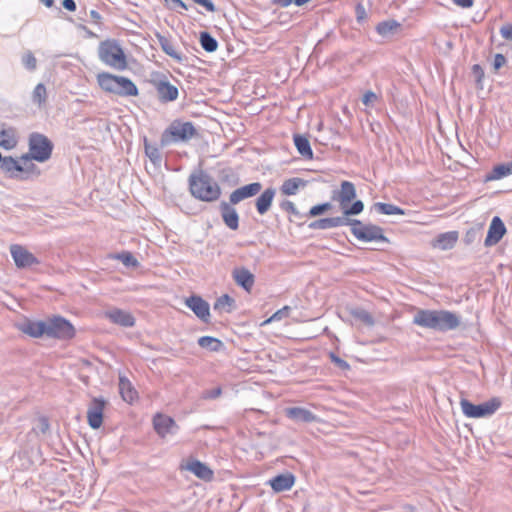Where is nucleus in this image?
I'll use <instances>...</instances> for the list:
<instances>
[{
    "instance_id": "19",
    "label": "nucleus",
    "mask_w": 512,
    "mask_h": 512,
    "mask_svg": "<svg viewBox=\"0 0 512 512\" xmlns=\"http://www.w3.org/2000/svg\"><path fill=\"white\" fill-rule=\"evenodd\" d=\"M105 317L112 323L122 327H133L135 325L134 316L125 310L113 308L105 312Z\"/></svg>"
},
{
    "instance_id": "28",
    "label": "nucleus",
    "mask_w": 512,
    "mask_h": 512,
    "mask_svg": "<svg viewBox=\"0 0 512 512\" xmlns=\"http://www.w3.org/2000/svg\"><path fill=\"white\" fill-rule=\"evenodd\" d=\"M119 392L122 399L128 403H132L137 398L136 390L125 376L119 377Z\"/></svg>"
},
{
    "instance_id": "52",
    "label": "nucleus",
    "mask_w": 512,
    "mask_h": 512,
    "mask_svg": "<svg viewBox=\"0 0 512 512\" xmlns=\"http://www.w3.org/2000/svg\"><path fill=\"white\" fill-rule=\"evenodd\" d=\"M506 62H507L506 57L501 53H497L494 56V61L492 64L494 70L498 71L500 68H502L506 64Z\"/></svg>"
},
{
    "instance_id": "59",
    "label": "nucleus",
    "mask_w": 512,
    "mask_h": 512,
    "mask_svg": "<svg viewBox=\"0 0 512 512\" xmlns=\"http://www.w3.org/2000/svg\"><path fill=\"white\" fill-rule=\"evenodd\" d=\"M62 6L64 9H66L70 12H74L77 8L76 2L74 0H63Z\"/></svg>"
},
{
    "instance_id": "32",
    "label": "nucleus",
    "mask_w": 512,
    "mask_h": 512,
    "mask_svg": "<svg viewBox=\"0 0 512 512\" xmlns=\"http://www.w3.org/2000/svg\"><path fill=\"white\" fill-rule=\"evenodd\" d=\"M213 309L219 312L225 311L230 313L235 309V300L228 294H223L217 298L213 305Z\"/></svg>"
},
{
    "instance_id": "45",
    "label": "nucleus",
    "mask_w": 512,
    "mask_h": 512,
    "mask_svg": "<svg viewBox=\"0 0 512 512\" xmlns=\"http://www.w3.org/2000/svg\"><path fill=\"white\" fill-rule=\"evenodd\" d=\"M353 315L355 318L359 319L366 325L371 326L374 324L373 317L371 316V314L368 311H366L364 309H358V310L354 311Z\"/></svg>"
},
{
    "instance_id": "26",
    "label": "nucleus",
    "mask_w": 512,
    "mask_h": 512,
    "mask_svg": "<svg viewBox=\"0 0 512 512\" xmlns=\"http://www.w3.org/2000/svg\"><path fill=\"white\" fill-rule=\"evenodd\" d=\"M458 236L457 231L441 233L433 240V246L441 250L452 249L458 241Z\"/></svg>"
},
{
    "instance_id": "60",
    "label": "nucleus",
    "mask_w": 512,
    "mask_h": 512,
    "mask_svg": "<svg viewBox=\"0 0 512 512\" xmlns=\"http://www.w3.org/2000/svg\"><path fill=\"white\" fill-rule=\"evenodd\" d=\"M454 4L462 8H470L474 4V0H452Z\"/></svg>"
},
{
    "instance_id": "31",
    "label": "nucleus",
    "mask_w": 512,
    "mask_h": 512,
    "mask_svg": "<svg viewBox=\"0 0 512 512\" xmlns=\"http://www.w3.org/2000/svg\"><path fill=\"white\" fill-rule=\"evenodd\" d=\"M512 174V161L494 166L487 180H498Z\"/></svg>"
},
{
    "instance_id": "50",
    "label": "nucleus",
    "mask_w": 512,
    "mask_h": 512,
    "mask_svg": "<svg viewBox=\"0 0 512 512\" xmlns=\"http://www.w3.org/2000/svg\"><path fill=\"white\" fill-rule=\"evenodd\" d=\"M330 359L341 370L350 369V365L348 364V362L337 356L335 353H330Z\"/></svg>"
},
{
    "instance_id": "42",
    "label": "nucleus",
    "mask_w": 512,
    "mask_h": 512,
    "mask_svg": "<svg viewBox=\"0 0 512 512\" xmlns=\"http://www.w3.org/2000/svg\"><path fill=\"white\" fill-rule=\"evenodd\" d=\"M332 208V204L330 202H325L321 204H317L310 208L307 217H317L323 215L327 211Z\"/></svg>"
},
{
    "instance_id": "40",
    "label": "nucleus",
    "mask_w": 512,
    "mask_h": 512,
    "mask_svg": "<svg viewBox=\"0 0 512 512\" xmlns=\"http://www.w3.org/2000/svg\"><path fill=\"white\" fill-rule=\"evenodd\" d=\"M363 210L364 203L361 200H353L349 205L341 209V211L348 217L359 215Z\"/></svg>"
},
{
    "instance_id": "22",
    "label": "nucleus",
    "mask_w": 512,
    "mask_h": 512,
    "mask_svg": "<svg viewBox=\"0 0 512 512\" xmlns=\"http://www.w3.org/2000/svg\"><path fill=\"white\" fill-rule=\"evenodd\" d=\"M35 168L34 164H30L27 168H24L18 161H16L12 156H5L0 160V170L3 173L9 174L10 177H13L14 172H30L31 169Z\"/></svg>"
},
{
    "instance_id": "27",
    "label": "nucleus",
    "mask_w": 512,
    "mask_h": 512,
    "mask_svg": "<svg viewBox=\"0 0 512 512\" xmlns=\"http://www.w3.org/2000/svg\"><path fill=\"white\" fill-rule=\"evenodd\" d=\"M295 482V477L291 473L279 474L272 478L269 483L275 492L289 490Z\"/></svg>"
},
{
    "instance_id": "21",
    "label": "nucleus",
    "mask_w": 512,
    "mask_h": 512,
    "mask_svg": "<svg viewBox=\"0 0 512 512\" xmlns=\"http://www.w3.org/2000/svg\"><path fill=\"white\" fill-rule=\"evenodd\" d=\"M232 277L235 283L245 291L250 292L255 283L254 275L245 267L235 268L232 271Z\"/></svg>"
},
{
    "instance_id": "7",
    "label": "nucleus",
    "mask_w": 512,
    "mask_h": 512,
    "mask_svg": "<svg viewBox=\"0 0 512 512\" xmlns=\"http://www.w3.org/2000/svg\"><path fill=\"white\" fill-rule=\"evenodd\" d=\"M98 55L100 60L110 67L118 70H123L127 67L125 54L115 40L102 41L99 44Z\"/></svg>"
},
{
    "instance_id": "4",
    "label": "nucleus",
    "mask_w": 512,
    "mask_h": 512,
    "mask_svg": "<svg viewBox=\"0 0 512 512\" xmlns=\"http://www.w3.org/2000/svg\"><path fill=\"white\" fill-rule=\"evenodd\" d=\"M97 82L104 91L119 96H137L139 94L134 82L124 76L102 72L97 75Z\"/></svg>"
},
{
    "instance_id": "6",
    "label": "nucleus",
    "mask_w": 512,
    "mask_h": 512,
    "mask_svg": "<svg viewBox=\"0 0 512 512\" xmlns=\"http://www.w3.org/2000/svg\"><path fill=\"white\" fill-rule=\"evenodd\" d=\"M53 151L52 141L44 134L33 132L29 136V153L21 157L26 163L31 159L45 162L50 159Z\"/></svg>"
},
{
    "instance_id": "36",
    "label": "nucleus",
    "mask_w": 512,
    "mask_h": 512,
    "mask_svg": "<svg viewBox=\"0 0 512 512\" xmlns=\"http://www.w3.org/2000/svg\"><path fill=\"white\" fill-rule=\"evenodd\" d=\"M198 345L209 351H219L223 347V343L221 340L211 337V336H202L198 339Z\"/></svg>"
},
{
    "instance_id": "1",
    "label": "nucleus",
    "mask_w": 512,
    "mask_h": 512,
    "mask_svg": "<svg viewBox=\"0 0 512 512\" xmlns=\"http://www.w3.org/2000/svg\"><path fill=\"white\" fill-rule=\"evenodd\" d=\"M17 328L32 338L46 336L59 340H70L76 334L72 323L60 315L47 317L45 320L25 319L22 323L17 324Z\"/></svg>"
},
{
    "instance_id": "15",
    "label": "nucleus",
    "mask_w": 512,
    "mask_h": 512,
    "mask_svg": "<svg viewBox=\"0 0 512 512\" xmlns=\"http://www.w3.org/2000/svg\"><path fill=\"white\" fill-rule=\"evenodd\" d=\"M506 227L500 217L495 216L491 220L488 233L484 242L486 247L496 245L506 234Z\"/></svg>"
},
{
    "instance_id": "64",
    "label": "nucleus",
    "mask_w": 512,
    "mask_h": 512,
    "mask_svg": "<svg viewBox=\"0 0 512 512\" xmlns=\"http://www.w3.org/2000/svg\"><path fill=\"white\" fill-rule=\"evenodd\" d=\"M274 3L281 7H288L291 3H294V0H274Z\"/></svg>"
},
{
    "instance_id": "20",
    "label": "nucleus",
    "mask_w": 512,
    "mask_h": 512,
    "mask_svg": "<svg viewBox=\"0 0 512 512\" xmlns=\"http://www.w3.org/2000/svg\"><path fill=\"white\" fill-rule=\"evenodd\" d=\"M220 213L224 224L229 229L237 230L239 228V215L230 202H221Z\"/></svg>"
},
{
    "instance_id": "10",
    "label": "nucleus",
    "mask_w": 512,
    "mask_h": 512,
    "mask_svg": "<svg viewBox=\"0 0 512 512\" xmlns=\"http://www.w3.org/2000/svg\"><path fill=\"white\" fill-rule=\"evenodd\" d=\"M107 401L103 397H93L87 409V422L92 429H98L103 423V413Z\"/></svg>"
},
{
    "instance_id": "33",
    "label": "nucleus",
    "mask_w": 512,
    "mask_h": 512,
    "mask_svg": "<svg viewBox=\"0 0 512 512\" xmlns=\"http://www.w3.org/2000/svg\"><path fill=\"white\" fill-rule=\"evenodd\" d=\"M199 42L201 47L208 53L215 52L218 48L217 40L207 31L200 32Z\"/></svg>"
},
{
    "instance_id": "39",
    "label": "nucleus",
    "mask_w": 512,
    "mask_h": 512,
    "mask_svg": "<svg viewBox=\"0 0 512 512\" xmlns=\"http://www.w3.org/2000/svg\"><path fill=\"white\" fill-rule=\"evenodd\" d=\"M113 258L121 261L122 264L126 267L137 268L140 265L139 261L134 257V255L128 251L117 253L113 256Z\"/></svg>"
},
{
    "instance_id": "62",
    "label": "nucleus",
    "mask_w": 512,
    "mask_h": 512,
    "mask_svg": "<svg viewBox=\"0 0 512 512\" xmlns=\"http://www.w3.org/2000/svg\"><path fill=\"white\" fill-rule=\"evenodd\" d=\"M356 14H357V19L358 20H361V19L364 18V16H365V9H364V7L361 4H358L356 6Z\"/></svg>"
},
{
    "instance_id": "24",
    "label": "nucleus",
    "mask_w": 512,
    "mask_h": 512,
    "mask_svg": "<svg viewBox=\"0 0 512 512\" xmlns=\"http://www.w3.org/2000/svg\"><path fill=\"white\" fill-rule=\"evenodd\" d=\"M276 195V189L269 187L265 189L256 199V210L259 215H265L271 208L273 199Z\"/></svg>"
},
{
    "instance_id": "53",
    "label": "nucleus",
    "mask_w": 512,
    "mask_h": 512,
    "mask_svg": "<svg viewBox=\"0 0 512 512\" xmlns=\"http://www.w3.org/2000/svg\"><path fill=\"white\" fill-rule=\"evenodd\" d=\"M472 74L474 75L477 84H480L482 79L484 78V70L479 64H475L472 66Z\"/></svg>"
},
{
    "instance_id": "29",
    "label": "nucleus",
    "mask_w": 512,
    "mask_h": 512,
    "mask_svg": "<svg viewBox=\"0 0 512 512\" xmlns=\"http://www.w3.org/2000/svg\"><path fill=\"white\" fill-rule=\"evenodd\" d=\"M294 144L297 148L298 153L303 158L308 160L313 159V151L307 137L300 134L294 135Z\"/></svg>"
},
{
    "instance_id": "47",
    "label": "nucleus",
    "mask_w": 512,
    "mask_h": 512,
    "mask_svg": "<svg viewBox=\"0 0 512 512\" xmlns=\"http://www.w3.org/2000/svg\"><path fill=\"white\" fill-rule=\"evenodd\" d=\"M291 308L289 306H284L283 308L277 310L269 319H267L265 323L280 321L289 316Z\"/></svg>"
},
{
    "instance_id": "18",
    "label": "nucleus",
    "mask_w": 512,
    "mask_h": 512,
    "mask_svg": "<svg viewBox=\"0 0 512 512\" xmlns=\"http://www.w3.org/2000/svg\"><path fill=\"white\" fill-rule=\"evenodd\" d=\"M153 426L157 434L162 438L167 434L175 433V430L178 428L173 418L163 414H157L154 416Z\"/></svg>"
},
{
    "instance_id": "56",
    "label": "nucleus",
    "mask_w": 512,
    "mask_h": 512,
    "mask_svg": "<svg viewBox=\"0 0 512 512\" xmlns=\"http://www.w3.org/2000/svg\"><path fill=\"white\" fill-rule=\"evenodd\" d=\"M195 3L203 6L209 12H215L216 7L211 0H193Z\"/></svg>"
},
{
    "instance_id": "54",
    "label": "nucleus",
    "mask_w": 512,
    "mask_h": 512,
    "mask_svg": "<svg viewBox=\"0 0 512 512\" xmlns=\"http://www.w3.org/2000/svg\"><path fill=\"white\" fill-rule=\"evenodd\" d=\"M169 9L176 10L177 8H182L187 10V5L182 0H165Z\"/></svg>"
},
{
    "instance_id": "51",
    "label": "nucleus",
    "mask_w": 512,
    "mask_h": 512,
    "mask_svg": "<svg viewBox=\"0 0 512 512\" xmlns=\"http://www.w3.org/2000/svg\"><path fill=\"white\" fill-rule=\"evenodd\" d=\"M221 393H222L221 387H216V388H213L210 390H205L202 393V398L203 399H215V398L219 397L221 395Z\"/></svg>"
},
{
    "instance_id": "44",
    "label": "nucleus",
    "mask_w": 512,
    "mask_h": 512,
    "mask_svg": "<svg viewBox=\"0 0 512 512\" xmlns=\"http://www.w3.org/2000/svg\"><path fill=\"white\" fill-rule=\"evenodd\" d=\"M218 178L223 183H231L235 181L236 174L231 167H226L219 171Z\"/></svg>"
},
{
    "instance_id": "8",
    "label": "nucleus",
    "mask_w": 512,
    "mask_h": 512,
    "mask_svg": "<svg viewBox=\"0 0 512 512\" xmlns=\"http://www.w3.org/2000/svg\"><path fill=\"white\" fill-rule=\"evenodd\" d=\"M460 406L463 414L468 418H484L493 415L501 406V400L497 397L481 403L473 404L469 400L462 398Z\"/></svg>"
},
{
    "instance_id": "17",
    "label": "nucleus",
    "mask_w": 512,
    "mask_h": 512,
    "mask_svg": "<svg viewBox=\"0 0 512 512\" xmlns=\"http://www.w3.org/2000/svg\"><path fill=\"white\" fill-rule=\"evenodd\" d=\"M284 412L287 418L296 423H313L319 420L317 415L304 407H288Z\"/></svg>"
},
{
    "instance_id": "46",
    "label": "nucleus",
    "mask_w": 512,
    "mask_h": 512,
    "mask_svg": "<svg viewBox=\"0 0 512 512\" xmlns=\"http://www.w3.org/2000/svg\"><path fill=\"white\" fill-rule=\"evenodd\" d=\"M22 63L29 71H34L37 67V60L30 51L22 56Z\"/></svg>"
},
{
    "instance_id": "35",
    "label": "nucleus",
    "mask_w": 512,
    "mask_h": 512,
    "mask_svg": "<svg viewBox=\"0 0 512 512\" xmlns=\"http://www.w3.org/2000/svg\"><path fill=\"white\" fill-rule=\"evenodd\" d=\"M400 23L396 20L382 21L377 24L376 31L381 36H387L395 33L400 28Z\"/></svg>"
},
{
    "instance_id": "49",
    "label": "nucleus",
    "mask_w": 512,
    "mask_h": 512,
    "mask_svg": "<svg viewBox=\"0 0 512 512\" xmlns=\"http://www.w3.org/2000/svg\"><path fill=\"white\" fill-rule=\"evenodd\" d=\"M480 230L481 228H476V227H473V228H470L469 230H467V232L465 233V236H464V242L469 245L471 243H473L479 236L480 234Z\"/></svg>"
},
{
    "instance_id": "2",
    "label": "nucleus",
    "mask_w": 512,
    "mask_h": 512,
    "mask_svg": "<svg viewBox=\"0 0 512 512\" xmlns=\"http://www.w3.org/2000/svg\"><path fill=\"white\" fill-rule=\"evenodd\" d=\"M413 323L423 328L447 332L457 329L461 320L456 313L448 310L420 309L414 315Z\"/></svg>"
},
{
    "instance_id": "43",
    "label": "nucleus",
    "mask_w": 512,
    "mask_h": 512,
    "mask_svg": "<svg viewBox=\"0 0 512 512\" xmlns=\"http://www.w3.org/2000/svg\"><path fill=\"white\" fill-rule=\"evenodd\" d=\"M308 227L312 230H326L331 229L332 225L330 218L328 217L314 220L311 223H309Z\"/></svg>"
},
{
    "instance_id": "16",
    "label": "nucleus",
    "mask_w": 512,
    "mask_h": 512,
    "mask_svg": "<svg viewBox=\"0 0 512 512\" xmlns=\"http://www.w3.org/2000/svg\"><path fill=\"white\" fill-rule=\"evenodd\" d=\"M261 189L262 184L260 182L247 184L234 190L229 196V201L232 205H236L244 199L257 195Z\"/></svg>"
},
{
    "instance_id": "12",
    "label": "nucleus",
    "mask_w": 512,
    "mask_h": 512,
    "mask_svg": "<svg viewBox=\"0 0 512 512\" xmlns=\"http://www.w3.org/2000/svg\"><path fill=\"white\" fill-rule=\"evenodd\" d=\"M356 195L354 183L345 180L341 182L340 189L332 191L331 199L338 202L340 209H342L355 200Z\"/></svg>"
},
{
    "instance_id": "11",
    "label": "nucleus",
    "mask_w": 512,
    "mask_h": 512,
    "mask_svg": "<svg viewBox=\"0 0 512 512\" xmlns=\"http://www.w3.org/2000/svg\"><path fill=\"white\" fill-rule=\"evenodd\" d=\"M152 84L156 89L158 100L162 103L172 102L178 98V88L172 85L166 76L161 79L152 80Z\"/></svg>"
},
{
    "instance_id": "37",
    "label": "nucleus",
    "mask_w": 512,
    "mask_h": 512,
    "mask_svg": "<svg viewBox=\"0 0 512 512\" xmlns=\"http://www.w3.org/2000/svg\"><path fill=\"white\" fill-rule=\"evenodd\" d=\"M332 228L341 226H350L351 228L355 225H361V221L358 219L350 218L342 212L341 216L329 217Z\"/></svg>"
},
{
    "instance_id": "13",
    "label": "nucleus",
    "mask_w": 512,
    "mask_h": 512,
    "mask_svg": "<svg viewBox=\"0 0 512 512\" xmlns=\"http://www.w3.org/2000/svg\"><path fill=\"white\" fill-rule=\"evenodd\" d=\"M10 253L18 268H28L39 264V260L26 248L19 244L10 246Z\"/></svg>"
},
{
    "instance_id": "48",
    "label": "nucleus",
    "mask_w": 512,
    "mask_h": 512,
    "mask_svg": "<svg viewBox=\"0 0 512 512\" xmlns=\"http://www.w3.org/2000/svg\"><path fill=\"white\" fill-rule=\"evenodd\" d=\"M282 210L294 215L297 218H302L303 215L298 211L295 204L290 200H284L280 203Z\"/></svg>"
},
{
    "instance_id": "9",
    "label": "nucleus",
    "mask_w": 512,
    "mask_h": 512,
    "mask_svg": "<svg viewBox=\"0 0 512 512\" xmlns=\"http://www.w3.org/2000/svg\"><path fill=\"white\" fill-rule=\"evenodd\" d=\"M351 233L356 239L363 242H389L384 235L383 228L372 223L364 224L361 221V225H355L351 228Z\"/></svg>"
},
{
    "instance_id": "55",
    "label": "nucleus",
    "mask_w": 512,
    "mask_h": 512,
    "mask_svg": "<svg viewBox=\"0 0 512 512\" xmlns=\"http://www.w3.org/2000/svg\"><path fill=\"white\" fill-rule=\"evenodd\" d=\"M376 100H377V95L372 91H367L362 97V102L366 106L371 105Z\"/></svg>"
},
{
    "instance_id": "41",
    "label": "nucleus",
    "mask_w": 512,
    "mask_h": 512,
    "mask_svg": "<svg viewBox=\"0 0 512 512\" xmlns=\"http://www.w3.org/2000/svg\"><path fill=\"white\" fill-rule=\"evenodd\" d=\"M47 97L46 87L44 84L39 83L36 85V87L33 90L32 99L34 103H38L39 105H42L45 103Z\"/></svg>"
},
{
    "instance_id": "61",
    "label": "nucleus",
    "mask_w": 512,
    "mask_h": 512,
    "mask_svg": "<svg viewBox=\"0 0 512 512\" xmlns=\"http://www.w3.org/2000/svg\"><path fill=\"white\" fill-rule=\"evenodd\" d=\"M6 134L7 133H6V131L4 129L0 130V138H3L4 136H6ZM0 146L4 147L6 149H9V148L12 147L10 142L7 141V140H4V139L0 140Z\"/></svg>"
},
{
    "instance_id": "38",
    "label": "nucleus",
    "mask_w": 512,
    "mask_h": 512,
    "mask_svg": "<svg viewBox=\"0 0 512 512\" xmlns=\"http://www.w3.org/2000/svg\"><path fill=\"white\" fill-rule=\"evenodd\" d=\"M373 208L377 212H379L381 214H385V215H394V214L404 215L405 214L403 209H401L400 207H398L396 205L389 204V203L377 202L373 205Z\"/></svg>"
},
{
    "instance_id": "5",
    "label": "nucleus",
    "mask_w": 512,
    "mask_h": 512,
    "mask_svg": "<svg viewBox=\"0 0 512 512\" xmlns=\"http://www.w3.org/2000/svg\"><path fill=\"white\" fill-rule=\"evenodd\" d=\"M199 133L192 122L174 120L166 128L160 138L161 147H166L172 143L189 142L192 138L198 137Z\"/></svg>"
},
{
    "instance_id": "25",
    "label": "nucleus",
    "mask_w": 512,
    "mask_h": 512,
    "mask_svg": "<svg viewBox=\"0 0 512 512\" xmlns=\"http://www.w3.org/2000/svg\"><path fill=\"white\" fill-rule=\"evenodd\" d=\"M158 43L165 54L173 58L178 63H183L186 60V57L181 53L177 52L174 48L172 41L161 33L157 32L155 34Z\"/></svg>"
},
{
    "instance_id": "63",
    "label": "nucleus",
    "mask_w": 512,
    "mask_h": 512,
    "mask_svg": "<svg viewBox=\"0 0 512 512\" xmlns=\"http://www.w3.org/2000/svg\"><path fill=\"white\" fill-rule=\"evenodd\" d=\"M90 17L95 23H98L101 20V15L96 10L90 11Z\"/></svg>"
},
{
    "instance_id": "34",
    "label": "nucleus",
    "mask_w": 512,
    "mask_h": 512,
    "mask_svg": "<svg viewBox=\"0 0 512 512\" xmlns=\"http://www.w3.org/2000/svg\"><path fill=\"white\" fill-rule=\"evenodd\" d=\"M144 150L146 156L155 166H160L162 162V155L159 148L156 145H152L148 142L147 138H144Z\"/></svg>"
},
{
    "instance_id": "14",
    "label": "nucleus",
    "mask_w": 512,
    "mask_h": 512,
    "mask_svg": "<svg viewBox=\"0 0 512 512\" xmlns=\"http://www.w3.org/2000/svg\"><path fill=\"white\" fill-rule=\"evenodd\" d=\"M185 304L203 322H208L210 307L207 301L198 295H192L185 300Z\"/></svg>"
},
{
    "instance_id": "58",
    "label": "nucleus",
    "mask_w": 512,
    "mask_h": 512,
    "mask_svg": "<svg viewBox=\"0 0 512 512\" xmlns=\"http://www.w3.org/2000/svg\"><path fill=\"white\" fill-rule=\"evenodd\" d=\"M49 421L46 417H41L39 419V430L41 433L45 434L49 430Z\"/></svg>"
},
{
    "instance_id": "57",
    "label": "nucleus",
    "mask_w": 512,
    "mask_h": 512,
    "mask_svg": "<svg viewBox=\"0 0 512 512\" xmlns=\"http://www.w3.org/2000/svg\"><path fill=\"white\" fill-rule=\"evenodd\" d=\"M500 34L503 38L512 41V25H504L500 28Z\"/></svg>"
},
{
    "instance_id": "23",
    "label": "nucleus",
    "mask_w": 512,
    "mask_h": 512,
    "mask_svg": "<svg viewBox=\"0 0 512 512\" xmlns=\"http://www.w3.org/2000/svg\"><path fill=\"white\" fill-rule=\"evenodd\" d=\"M185 469L204 481H210L213 478V471L199 460L188 461Z\"/></svg>"
},
{
    "instance_id": "30",
    "label": "nucleus",
    "mask_w": 512,
    "mask_h": 512,
    "mask_svg": "<svg viewBox=\"0 0 512 512\" xmlns=\"http://www.w3.org/2000/svg\"><path fill=\"white\" fill-rule=\"evenodd\" d=\"M306 184H307V181H305L304 179L294 177V178L285 180L280 189L284 195L290 196V195H295L297 190L300 187H302V188L305 187Z\"/></svg>"
},
{
    "instance_id": "3",
    "label": "nucleus",
    "mask_w": 512,
    "mask_h": 512,
    "mask_svg": "<svg viewBox=\"0 0 512 512\" xmlns=\"http://www.w3.org/2000/svg\"><path fill=\"white\" fill-rule=\"evenodd\" d=\"M189 190L193 197L204 202H214L221 195L218 183L207 173L200 170L189 176Z\"/></svg>"
}]
</instances>
